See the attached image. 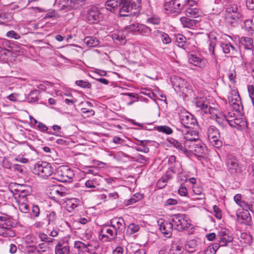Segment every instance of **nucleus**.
Masks as SVG:
<instances>
[{"label": "nucleus", "instance_id": "1", "mask_svg": "<svg viewBox=\"0 0 254 254\" xmlns=\"http://www.w3.org/2000/svg\"><path fill=\"white\" fill-rule=\"evenodd\" d=\"M105 8L111 12L119 9L121 16L135 15L140 10V0H108Z\"/></svg>", "mask_w": 254, "mask_h": 254}, {"label": "nucleus", "instance_id": "2", "mask_svg": "<svg viewBox=\"0 0 254 254\" xmlns=\"http://www.w3.org/2000/svg\"><path fill=\"white\" fill-rule=\"evenodd\" d=\"M169 142L174 147L185 154L188 153V149L198 155H201L204 152L202 143L199 139L193 142L191 145H189V141L182 143L174 138H171Z\"/></svg>", "mask_w": 254, "mask_h": 254}, {"label": "nucleus", "instance_id": "3", "mask_svg": "<svg viewBox=\"0 0 254 254\" xmlns=\"http://www.w3.org/2000/svg\"><path fill=\"white\" fill-rule=\"evenodd\" d=\"M241 17L236 4L228 3L225 5V19L227 23L235 26Z\"/></svg>", "mask_w": 254, "mask_h": 254}, {"label": "nucleus", "instance_id": "4", "mask_svg": "<svg viewBox=\"0 0 254 254\" xmlns=\"http://www.w3.org/2000/svg\"><path fill=\"white\" fill-rule=\"evenodd\" d=\"M187 2V0H166L164 4V9L168 14L178 13L184 9Z\"/></svg>", "mask_w": 254, "mask_h": 254}, {"label": "nucleus", "instance_id": "5", "mask_svg": "<svg viewBox=\"0 0 254 254\" xmlns=\"http://www.w3.org/2000/svg\"><path fill=\"white\" fill-rule=\"evenodd\" d=\"M54 168L50 163L45 161L39 162L35 165L34 173L40 177L47 179L52 175Z\"/></svg>", "mask_w": 254, "mask_h": 254}, {"label": "nucleus", "instance_id": "6", "mask_svg": "<svg viewBox=\"0 0 254 254\" xmlns=\"http://www.w3.org/2000/svg\"><path fill=\"white\" fill-rule=\"evenodd\" d=\"M170 220L172 221L175 229L181 231L189 228L190 225L189 220L182 214L172 215L171 217Z\"/></svg>", "mask_w": 254, "mask_h": 254}, {"label": "nucleus", "instance_id": "7", "mask_svg": "<svg viewBox=\"0 0 254 254\" xmlns=\"http://www.w3.org/2000/svg\"><path fill=\"white\" fill-rule=\"evenodd\" d=\"M74 174L67 166H62L57 169L56 173L57 180L61 182H70Z\"/></svg>", "mask_w": 254, "mask_h": 254}, {"label": "nucleus", "instance_id": "8", "mask_svg": "<svg viewBox=\"0 0 254 254\" xmlns=\"http://www.w3.org/2000/svg\"><path fill=\"white\" fill-rule=\"evenodd\" d=\"M207 134L208 139L212 146L216 148L222 146V142L220 139V132L215 127L211 126L208 127Z\"/></svg>", "mask_w": 254, "mask_h": 254}, {"label": "nucleus", "instance_id": "9", "mask_svg": "<svg viewBox=\"0 0 254 254\" xmlns=\"http://www.w3.org/2000/svg\"><path fill=\"white\" fill-rule=\"evenodd\" d=\"M118 234L111 225L103 226L99 233L100 239L105 242L115 240Z\"/></svg>", "mask_w": 254, "mask_h": 254}, {"label": "nucleus", "instance_id": "10", "mask_svg": "<svg viewBox=\"0 0 254 254\" xmlns=\"http://www.w3.org/2000/svg\"><path fill=\"white\" fill-rule=\"evenodd\" d=\"M196 105L204 113L209 114L213 119H218V114L219 113L217 108L212 107L208 105L207 101L200 99L197 100Z\"/></svg>", "mask_w": 254, "mask_h": 254}, {"label": "nucleus", "instance_id": "11", "mask_svg": "<svg viewBox=\"0 0 254 254\" xmlns=\"http://www.w3.org/2000/svg\"><path fill=\"white\" fill-rule=\"evenodd\" d=\"M10 220L7 215L0 216V236L3 237H12L14 236V232L11 229L9 223Z\"/></svg>", "mask_w": 254, "mask_h": 254}, {"label": "nucleus", "instance_id": "12", "mask_svg": "<svg viewBox=\"0 0 254 254\" xmlns=\"http://www.w3.org/2000/svg\"><path fill=\"white\" fill-rule=\"evenodd\" d=\"M187 3L184 7L187 16L197 18L201 15V11L197 7V3L196 1L187 0Z\"/></svg>", "mask_w": 254, "mask_h": 254}, {"label": "nucleus", "instance_id": "13", "mask_svg": "<svg viewBox=\"0 0 254 254\" xmlns=\"http://www.w3.org/2000/svg\"><path fill=\"white\" fill-rule=\"evenodd\" d=\"M226 165L228 172L235 174L241 172V167L237 158L232 154H228L226 158Z\"/></svg>", "mask_w": 254, "mask_h": 254}, {"label": "nucleus", "instance_id": "14", "mask_svg": "<svg viewBox=\"0 0 254 254\" xmlns=\"http://www.w3.org/2000/svg\"><path fill=\"white\" fill-rule=\"evenodd\" d=\"M179 117L181 123L185 129L191 128L196 123V120L193 118L192 115L185 110L180 112Z\"/></svg>", "mask_w": 254, "mask_h": 254}, {"label": "nucleus", "instance_id": "15", "mask_svg": "<svg viewBox=\"0 0 254 254\" xmlns=\"http://www.w3.org/2000/svg\"><path fill=\"white\" fill-rule=\"evenodd\" d=\"M228 99L229 104L236 111H240L241 108V98L238 91L236 90H232L228 96Z\"/></svg>", "mask_w": 254, "mask_h": 254}, {"label": "nucleus", "instance_id": "16", "mask_svg": "<svg viewBox=\"0 0 254 254\" xmlns=\"http://www.w3.org/2000/svg\"><path fill=\"white\" fill-rule=\"evenodd\" d=\"M171 81L176 91L185 92L189 87L188 83L184 79L177 76L171 77Z\"/></svg>", "mask_w": 254, "mask_h": 254}, {"label": "nucleus", "instance_id": "17", "mask_svg": "<svg viewBox=\"0 0 254 254\" xmlns=\"http://www.w3.org/2000/svg\"><path fill=\"white\" fill-rule=\"evenodd\" d=\"M86 18L90 23H94L102 20L103 15L97 7H92L87 13Z\"/></svg>", "mask_w": 254, "mask_h": 254}, {"label": "nucleus", "instance_id": "18", "mask_svg": "<svg viewBox=\"0 0 254 254\" xmlns=\"http://www.w3.org/2000/svg\"><path fill=\"white\" fill-rule=\"evenodd\" d=\"M159 229L161 233L167 238H170L172 233L173 224L171 222H169L164 219H160L157 222Z\"/></svg>", "mask_w": 254, "mask_h": 254}, {"label": "nucleus", "instance_id": "19", "mask_svg": "<svg viewBox=\"0 0 254 254\" xmlns=\"http://www.w3.org/2000/svg\"><path fill=\"white\" fill-rule=\"evenodd\" d=\"M235 202L244 210H250L254 213V204L253 202H247L242 199L241 194H237L234 197Z\"/></svg>", "mask_w": 254, "mask_h": 254}, {"label": "nucleus", "instance_id": "20", "mask_svg": "<svg viewBox=\"0 0 254 254\" xmlns=\"http://www.w3.org/2000/svg\"><path fill=\"white\" fill-rule=\"evenodd\" d=\"M184 135V138L186 140L184 142L189 141L190 143H193L199 139L198 132L190 128L180 129Z\"/></svg>", "mask_w": 254, "mask_h": 254}, {"label": "nucleus", "instance_id": "21", "mask_svg": "<svg viewBox=\"0 0 254 254\" xmlns=\"http://www.w3.org/2000/svg\"><path fill=\"white\" fill-rule=\"evenodd\" d=\"M111 226L119 234H121L124 232L126 228V224L124 220L122 217H116L112 219L110 221Z\"/></svg>", "mask_w": 254, "mask_h": 254}, {"label": "nucleus", "instance_id": "22", "mask_svg": "<svg viewBox=\"0 0 254 254\" xmlns=\"http://www.w3.org/2000/svg\"><path fill=\"white\" fill-rule=\"evenodd\" d=\"M168 169L173 172L181 173L182 165L181 163L176 161V158L174 155L170 156L168 159Z\"/></svg>", "mask_w": 254, "mask_h": 254}, {"label": "nucleus", "instance_id": "23", "mask_svg": "<svg viewBox=\"0 0 254 254\" xmlns=\"http://www.w3.org/2000/svg\"><path fill=\"white\" fill-rule=\"evenodd\" d=\"M216 239L220 243L221 247L226 246L228 243L231 242L233 240L232 238L229 236L228 234L225 230H221L219 232L217 235Z\"/></svg>", "mask_w": 254, "mask_h": 254}, {"label": "nucleus", "instance_id": "24", "mask_svg": "<svg viewBox=\"0 0 254 254\" xmlns=\"http://www.w3.org/2000/svg\"><path fill=\"white\" fill-rule=\"evenodd\" d=\"M237 218L239 222L245 225H250L252 223V218L249 210L237 213Z\"/></svg>", "mask_w": 254, "mask_h": 254}, {"label": "nucleus", "instance_id": "25", "mask_svg": "<svg viewBox=\"0 0 254 254\" xmlns=\"http://www.w3.org/2000/svg\"><path fill=\"white\" fill-rule=\"evenodd\" d=\"M50 194L51 197L59 198L66 195L64 189L58 186H54L50 188Z\"/></svg>", "mask_w": 254, "mask_h": 254}, {"label": "nucleus", "instance_id": "26", "mask_svg": "<svg viewBox=\"0 0 254 254\" xmlns=\"http://www.w3.org/2000/svg\"><path fill=\"white\" fill-rule=\"evenodd\" d=\"M175 39L178 47L186 51L189 49L190 43L184 35L182 34L177 35L175 36Z\"/></svg>", "mask_w": 254, "mask_h": 254}, {"label": "nucleus", "instance_id": "27", "mask_svg": "<svg viewBox=\"0 0 254 254\" xmlns=\"http://www.w3.org/2000/svg\"><path fill=\"white\" fill-rule=\"evenodd\" d=\"M190 63L200 68H204L207 62L205 59H202L194 55H190L189 58Z\"/></svg>", "mask_w": 254, "mask_h": 254}, {"label": "nucleus", "instance_id": "28", "mask_svg": "<svg viewBox=\"0 0 254 254\" xmlns=\"http://www.w3.org/2000/svg\"><path fill=\"white\" fill-rule=\"evenodd\" d=\"M56 254H67L69 251V247L64 242L59 241L55 246Z\"/></svg>", "mask_w": 254, "mask_h": 254}, {"label": "nucleus", "instance_id": "29", "mask_svg": "<svg viewBox=\"0 0 254 254\" xmlns=\"http://www.w3.org/2000/svg\"><path fill=\"white\" fill-rule=\"evenodd\" d=\"M188 17V16L182 17L180 18V21L184 27L189 28H192L196 25L197 20L190 19Z\"/></svg>", "mask_w": 254, "mask_h": 254}, {"label": "nucleus", "instance_id": "30", "mask_svg": "<svg viewBox=\"0 0 254 254\" xmlns=\"http://www.w3.org/2000/svg\"><path fill=\"white\" fill-rule=\"evenodd\" d=\"M232 124L231 127L238 129H242L247 126L246 121L242 117H237L234 122L232 123Z\"/></svg>", "mask_w": 254, "mask_h": 254}, {"label": "nucleus", "instance_id": "31", "mask_svg": "<svg viewBox=\"0 0 254 254\" xmlns=\"http://www.w3.org/2000/svg\"><path fill=\"white\" fill-rule=\"evenodd\" d=\"M240 42L246 49L252 50L254 47L253 39L251 37H242L240 39Z\"/></svg>", "mask_w": 254, "mask_h": 254}, {"label": "nucleus", "instance_id": "32", "mask_svg": "<svg viewBox=\"0 0 254 254\" xmlns=\"http://www.w3.org/2000/svg\"><path fill=\"white\" fill-rule=\"evenodd\" d=\"M183 252L182 247L175 241H173L168 254H181Z\"/></svg>", "mask_w": 254, "mask_h": 254}, {"label": "nucleus", "instance_id": "33", "mask_svg": "<svg viewBox=\"0 0 254 254\" xmlns=\"http://www.w3.org/2000/svg\"><path fill=\"white\" fill-rule=\"evenodd\" d=\"M220 46L225 54H235L236 52L235 48L230 43H222Z\"/></svg>", "mask_w": 254, "mask_h": 254}, {"label": "nucleus", "instance_id": "34", "mask_svg": "<svg viewBox=\"0 0 254 254\" xmlns=\"http://www.w3.org/2000/svg\"><path fill=\"white\" fill-rule=\"evenodd\" d=\"M208 50L210 54H214V49L216 45L217 38L213 34L208 35Z\"/></svg>", "mask_w": 254, "mask_h": 254}, {"label": "nucleus", "instance_id": "35", "mask_svg": "<svg viewBox=\"0 0 254 254\" xmlns=\"http://www.w3.org/2000/svg\"><path fill=\"white\" fill-rule=\"evenodd\" d=\"M197 241L195 239L190 240L187 241L185 248L189 252H193L196 251Z\"/></svg>", "mask_w": 254, "mask_h": 254}, {"label": "nucleus", "instance_id": "36", "mask_svg": "<svg viewBox=\"0 0 254 254\" xmlns=\"http://www.w3.org/2000/svg\"><path fill=\"white\" fill-rule=\"evenodd\" d=\"M237 116H236L235 114L234 113H228L227 115L224 116V119L222 121V125H226V124H229V125L231 126L232 123L234 122Z\"/></svg>", "mask_w": 254, "mask_h": 254}, {"label": "nucleus", "instance_id": "37", "mask_svg": "<svg viewBox=\"0 0 254 254\" xmlns=\"http://www.w3.org/2000/svg\"><path fill=\"white\" fill-rule=\"evenodd\" d=\"M84 43L89 47H94L98 45V40L93 37H87L84 40Z\"/></svg>", "mask_w": 254, "mask_h": 254}, {"label": "nucleus", "instance_id": "38", "mask_svg": "<svg viewBox=\"0 0 254 254\" xmlns=\"http://www.w3.org/2000/svg\"><path fill=\"white\" fill-rule=\"evenodd\" d=\"M30 194H25L22 192L21 194H14V198L18 204L27 203V196Z\"/></svg>", "mask_w": 254, "mask_h": 254}, {"label": "nucleus", "instance_id": "39", "mask_svg": "<svg viewBox=\"0 0 254 254\" xmlns=\"http://www.w3.org/2000/svg\"><path fill=\"white\" fill-rule=\"evenodd\" d=\"M39 91L35 90L32 91L27 96V100L29 102H35L39 99Z\"/></svg>", "mask_w": 254, "mask_h": 254}, {"label": "nucleus", "instance_id": "40", "mask_svg": "<svg viewBox=\"0 0 254 254\" xmlns=\"http://www.w3.org/2000/svg\"><path fill=\"white\" fill-rule=\"evenodd\" d=\"M78 200L76 198H71L66 202V209L70 212L78 206Z\"/></svg>", "mask_w": 254, "mask_h": 254}, {"label": "nucleus", "instance_id": "41", "mask_svg": "<svg viewBox=\"0 0 254 254\" xmlns=\"http://www.w3.org/2000/svg\"><path fill=\"white\" fill-rule=\"evenodd\" d=\"M47 217L48 219V225L53 226L55 224L56 220L57 219L56 213L55 211H51L47 214Z\"/></svg>", "mask_w": 254, "mask_h": 254}, {"label": "nucleus", "instance_id": "42", "mask_svg": "<svg viewBox=\"0 0 254 254\" xmlns=\"http://www.w3.org/2000/svg\"><path fill=\"white\" fill-rule=\"evenodd\" d=\"M38 236L42 241L46 242L49 244L53 243L55 241V239L49 237L47 234L44 233L40 232L38 234Z\"/></svg>", "mask_w": 254, "mask_h": 254}, {"label": "nucleus", "instance_id": "43", "mask_svg": "<svg viewBox=\"0 0 254 254\" xmlns=\"http://www.w3.org/2000/svg\"><path fill=\"white\" fill-rule=\"evenodd\" d=\"M113 39L114 40L118 41L122 45H125L127 42L126 37L122 34H115L113 35Z\"/></svg>", "mask_w": 254, "mask_h": 254}, {"label": "nucleus", "instance_id": "44", "mask_svg": "<svg viewBox=\"0 0 254 254\" xmlns=\"http://www.w3.org/2000/svg\"><path fill=\"white\" fill-rule=\"evenodd\" d=\"M137 29L138 32L145 35H148L151 32V29L143 24H139L138 29Z\"/></svg>", "mask_w": 254, "mask_h": 254}, {"label": "nucleus", "instance_id": "45", "mask_svg": "<svg viewBox=\"0 0 254 254\" xmlns=\"http://www.w3.org/2000/svg\"><path fill=\"white\" fill-rule=\"evenodd\" d=\"M16 190L18 191V193L15 194H21L22 192L25 193V194H30L31 191L30 188L27 186H21L19 189H16Z\"/></svg>", "mask_w": 254, "mask_h": 254}, {"label": "nucleus", "instance_id": "46", "mask_svg": "<svg viewBox=\"0 0 254 254\" xmlns=\"http://www.w3.org/2000/svg\"><path fill=\"white\" fill-rule=\"evenodd\" d=\"M139 229V226L138 224L134 223L130 224L127 227V232L130 234H134L137 232Z\"/></svg>", "mask_w": 254, "mask_h": 254}, {"label": "nucleus", "instance_id": "47", "mask_svg": "<svg viewBox=\"0 0 254 254\" xmlns=\"http://www.w3.org/2000/svg\"><path fill=\"white\" fill-rule=\"evenodd\" d=\"M81 112L83 116L85 117H89L93 116L95 114L94 111L91 109H88L85 107L82 108L81 109Z\"/></svg>", "mask_w": 254, "mask_h": 254}, {"label": "nucleus", "instance_id": "48", "mask_svg": "<svg viewBox=\"0 0 254 254\" xmlns=\"http://www.w3.org/2000/svg\"><path fill=\"white\" fill-rule=\"evenodd\" d=\"M98 169L93 167H86L84 168V172L87 174H93L96 176L98 174Z\"/></svg>", "mask_w": 254, "mask_h": 254}, {"label": "nucleus", "instance_id": "49", "mask_svg": "<svg viewBox=\"0 0 254 254\" xmlns=\"http://www.w3.org/2000/svg\"><path fill=\"white\" fill-rule=\"evenodd\" d=\"M157 130L166 134H170L172 133V129L167 126H159L157 127Z\"/></svg>", "mask_w": 254, "mask_h": 254}, {"label": "nucleus", "instance_id": "50", "mask_svg": "<svg viewBox=\"0 0 254 254\" xmlns=\"http://www.w3.org/2000/svg\"><path fill=\"white\" fill-rule=\"evenodd\" d=\"M75 83L77 85L83 88H90L91 87L90 83L87 81L80 80L76 81Z\"/></svg>", "mask_w": 254, "mask_h": 254}, {"label": "nucleus", "instance_id": "51", "mask_svg": "<svg viewBox=\"0 0 254 254\" xmlns=\"http://www.w3.org/2000/svg\"><path fill=\"white\" fill-rule=\"evenodd\" d=\"M74 247L78 249V253H80L81 252L84 248H86V244L82 242L77 241L74 242Z\"/></svg>", "mask_w": 254, "mask_h": 254}, {"label": "nucleus", "instance_id": "52", "mask_svg": "<svg viewBox=\"0 0 254 254\" xmlns=\"http://www.w3.org/2000/svg\"><path fill=\"white\" fill-rule=\"evenodd\" d=\"M160 39L164 44H169L171 42V39L169 37V35L164 32L162 35L160 36Z\"/></svg>", "mask_w": 254, "mask_h": 254}, {"label": "nucleus", "instance_id": "53", "mask_svg": "<svg viewBox=\"0 0 254 254\" xmlns=\"http://www.w3.org/2000/svg\"><path fill=\"white\" fill-rule=\"evenodd\" d=\"M99 184L96 182V179L88 180L85 183V186L88 188H96Z\"/></svg>", "mask_w": 254, "mask_h": 254}, {"label": "nucleus", "instance_id": "54", "mask_svg": "<svg viewBox=\"0 0 254 254\" xmlns=\"http://www.w3.org/2000/svg\"><path fill=\"white\" fill-rule=\"evenodd\" d=\"M248 90L250 98H251L252 104L254 107V86L252 85H248Z\"/></svg>", "mask_w": 254, "mask_h": 254}, {"label": "nucleus", "instance_id": "55", "mask_svg": "<svg viewBox=\"0 0 254 254\" xmlns=\"http://www.w3.org/2000/svg\"><path fill=\"white\" fill-rule=\"evenodd\" d=\"M214 216L218 219L220 220L222 218V212L221 209L217 206L214 205L213 207Z\"/></svg>", "mask_w": 254, "mask_h": 254}, {"label": "nucleus", "instance_id": "56", "mask_svg": "<svg viewBox=\"0 0 254 254\" xmlns=\"http://www.w3.org/2000/svg\"><path fill=\"white\" fill-rule=\"evenodd\" d=\"M142 197V195L140 193H136L134 194L129 200V204H133L140 199H141Z\"/></svg>", "mask_w": 254, "mask_h": 254}, {"label": "nucleus", "instance_id": "57", "mask_svg": "<svg viewBox=\"0 0 254 254\" xmlns=\"http://www.w3.org/2000/svg\"><path fill=\"white\" fill-rule=\"evenodd\" d=\"M20 211L23 213H27L30 210L29 205L27 203L18 204Z\"/></svg>", "mask_w": 254, "mask_h": 254}, {"label": "nucleus", "instance_id": "58", "mask_svg": "<svg viewBox=\"0 0 254 254\" xmlns=\"http://www.w3.org/2000/svg\"><path fill=\"white\" fill-rule=\"evenodd\" d=\"M6 35L9 38H13L14 39H19L20 38V35L13 30L7 32Z\"/></svg>", "mask_w": 254, "mask_h": 254}, {"label": "nucleus", "instance_id": "59", "mask_svg": "<svg viewBox=\"0 0 254 254\" xmlns=\"http://www.w3.org/2000/svg\"><path fill=\"white\" fill-rule=\"evenodd\" d=\"M178 173L177 172H173L170 169H168V170L166 171L165 175L162 176L163 178H164L167 182L171 179L173 176V175L174 174Z\"/></svg>", "mask_w": 254, "mask_h": 254}, {"label": "nucleus", "instance_id": "60", "mask_svg": "<svg viewBox=\"0 0 254 254\" xmlns=\"http://www.w3.org/2000/svg\"><path fill=\"white\" fill-rule=\"evenodd\" d=\"M139 26V23H132L127 26L126 28L128 31L136 32L138 31L137 29H138Z\"/></svg>", "mask_w": 254, "mask_h": 254}, {"label": "nucleus", "instance_id": "61", "mask_svg": "<svg viewBox=\"0 0 254 254\" xmlns=\"http://www.w3.org/2000/svg\"><path fill=\"white\" fill-rule=\"evenodd\" d=\"M147 22L149 23L156 25L159 24L160 20L157 16H152L147 19Z\"/></svg>", "mask_w": 254, "mask_h": 254}, {"label": "nucleus", "instance_id": "62", "mask_svg": "<svg viewBox=\"0 0 254 254\" xmlns=\"http://www.w3.org/2000/svg\"><path fill=\"white\" fill-rule=\"evenodd\" d=\"M167 181L162 177L158 180L157 186L160 189L164 188L167 184Z\"/></svg>", "mask_w": 254, "mask_h": 254}, {"label": "nucleus", "instance_id": "63", "mask_svg": "<svg viewBox=\"0 0 254 254\" xmlns=\"http://www.w3.org/2000/svg\"><path fill=\"white\" fill-rule=\"evenodd\" d=\"M32 213L34 217H37L40 214V208L38 205H34L32 209Z\"/></svg>", "mask_w": 254, "mask_h": 254}, {"label": "nucleus", "instance_id": "64", "mask_svg": "<svg viewBox=\"0 0 254 254\" xmlns=\"http://www.w3.org/2000/svg\"><path fill=\"white\" fill-rule=\"evenodd\" d=\"M178 193L181 196H187L188 191L185 187L181 186L178 190Z\"/></svg>", "mask_w": 254, "mask_h": 254}]
</instances>
